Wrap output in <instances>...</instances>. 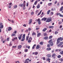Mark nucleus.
Segmentation results:
<instances>
[{
    "label": "nucleus",
    "mask_w": 63,
    "mask_h": 63,
    "mask_svg": "<svg viewBox=\"0 0 63 63\" xmlns=\"http://www.w3.org/2000/svg\"><path fill=\"white\" fill-rule=\"evenodd\" d=\"M63 40V38L61 37H60L58 38L57 40L56 45H58L59 43H60V41H62Z\"/></svg>",
    "instance_id": "obj_1"
},
{
    "label": "nucleus",
    "mask_w": 63,
    "mask_h": 63,
    "mask_svg": "<svg viewBox=\"0 0 63 63\" xmlns=\"http://www.w3.org/2000/svg\"><path fill=\"white\" fill-rule=\"evenodd\" d=\"M52 41V40L50 39L49 40V41L48 42V43H49L50 46H53V42Z\"/></svg>",
    "instance_id": "obj_2"
},
{
    "label": "nucleus",
    "mask_w": 63,
    "mask_h": 63,
    "mask_svg": "<svg viewBox=\"0 0 63 63\" xmlns=\"http://www.w3.org/2000/svg\"><path fill=\"white\" fill-rule=\"evenodd\" d=\"M52 21V19H51V17H50L47 19L46 22H50V21Z\"/></svg>",
    "instance_id": "obj_3"
},
{
    "label": "nucleus",
    "mask_w": 63,
    "mask_h": 63,
    "mask_svg": "<svg viewBox=\"0 0 63 63\" xmlns=\"http://www.w3.org/2000/svg\"><path fill=\"white\" fill-rule=\"evenodd\" d=\"M22 37V38L21 39V41L22 42H23V41H24V40L25 39V34H24Z\"/></svg>",
    "instance_id": "obj_4"
},
{
    "label": "nucleus",
    "mask_w": 63,
    "mask_h": 63,
    "mask_svg": "<svg viewBox=\"0 0 63 63\" xmlns=\"http://www.w3.org/2000/svg\"><path fill=\"white\" fill-rule=\"evenodd\" d=\"M26 6V4H25V3H23L22 4H20L19 5V7H22V6H23L24 7H25V6Z\"/></svg>",
    "instance_id": "obj_5"
},
{
    "label": "nucleus",
    "mask_w": 63,
    "mask_h": 63,
    "mask_svg": "<svg viewBox=\"0 0 63 63\" xmlns=\"http://www.w3.org/2000/svg\"><path fill=\"white\" fill-rule=\"evenodd\" d=\"M22 34H21L19 35L18 36V37L19 40H20L21 39V38H22Z\"/></svg>",
    "instance_id": "obj_6"
},
{
    "label": "nucleus",
    "mask_w": 63,
    "mask_h": 63,
    "mask_svg": "<svg viewBox=\"0 0 63 63\" xmlns=\"http://www.w3.org/2000/svg\"><path fill=\"white\" fill-rule=\"evenodd\" d=\"M4 27V26L3 25L2 23H0V28L1 29H2Z\"/></svg>",
    "instance_id": "obj_7"
},
{
    "label": "nucleus",
    "mask_w": 63,
    "mask_h": 63,
    "mask_svg": "<svg viewBox=\"0 0 63 63\" xmlns=\"http://www.w3.org/2000/svg\"><path fill=\"white\" fill-rule=\"evenodd\" d=\"M56 15H57V16H58V15H59L61 17H63V15H62L60 13H56Z\"/></svg>",
    "instance_id": "obj_8"
},
{
    "label": "nucleus",
    "mask_w": 63,
    "mask_h": 63,
    "mask_svg": "<svg viewBox=\"0 0 63 63\" xmlns=\"http://www.w3.org/2000/svg\"><path fill=\"white\" fill-rule=\"evenodd\" d=\"M63 44V42H61L60 43V44H58V46L57 47H60V46H61L62 45V44Z\"/></svg>",
    "instance_id": "obj_9"
},
{
    "label": "nucleus",
    "mask_w": 63,
    "mask_h": 63,
    "mask_svg": "<svg viewBox=\"0 0 63 63\" xmlns=\"http://www.w3.org/2000/svg\"><path fill=\"white\" fill-rule=\"evenodd\" d=\"M32 37H30L28 41V42L29 43H31V41H32Z\"/></svg>",
    "instance_id": "obj_10"
},
{
    "label": "nucleus",
    "mask_w": 63,
    "mask_h": 63,
    "mask_svg": "<svg viewBox=\"0 0 63 63\" xmlns=\"http://www.w3.org/2000/svg\"><path fill=\"white\" fill-rule=\"evenodd\" d=\"M40 18H38L37 19V21L38 22V24H41V22L40 21Z\"/></svg>",
    "instance_id": "obj_11"
},
{
    "label": "nucleus",
    "mask_w": 63,
    "mask_h": 63,
    "mask_svg": "<svg viewBox=\"0 0 63 63\" xmlns=\"http://www.w3.org/2000/svg\"><path fill=\"white\" fill-rule=\"evenodd\" d=\"M27 60H29V59L28 58L26 59L25 62H24V63H29V62L27 61Z\"/></svg>",
    "instance_id": "obj_12"
},
{
    "label": "nucleus",
    "mask_w": 63,
    "mask_h": 63,
    "mask_svg": "<svg viewBox=\"0 0 63 63\" xmlns=\"http://www.w3.org/2000/svg\"><path fill=\"white\" fill-rule=\"evenodd\" d=\"M38 54V52H33L32 53L33 55L34 54L35 55H37Z\"/></svg>",
    "instance_id": "obj_13"
},
{
    "label": "nucleus",
    "mask_w": 63,
    "mask_h": 63,
    "mask_svg": "<svg viewBox=\"0 0 63 63\" xmlns=\"http://www.w3.org/2000/svg\"><path fill=\"white\" fill-rule=\"evenodd\" d=\"M32 19H30L29 20V22L28 23L30 25L31 24V23H32Z\"/></svg>",
    "instance_id": "obj_14"
},
{
    "label": "nucleus",
    "mask_w": 63,
    "mask_h": 63,
    "mask_svg": "<svg viewBox=\"0 0 63 63\" xmlns=\"http://www.w3.org/2000/svg\"><path fill=\"white\" fill-rule=\"evenodd\" d=\"M50 59L49 58H47V59H46V61H48L49 63H50Z\"/></svg>",
    "instance_id": "obj_15"
},
{
    "label": "nucleus",
    "mask_w": 63,
    "mask_h": 63,
    "mask_svg": "<svg viewBox=\"0 0 63 63\" xmlns=\"http://www.w3.org/2000/svg\"><path fill=\"white\" fill-rule=\"evenodd\" d=\"M44 39V40H48V36H46L45 37H44L43 38Z\"/></svg>",
    "instance_id": "obj_16"
},
{
    "label": "nucleus",
    "mask_w": 63,
    "mask_h": 63,
    "mask_svg": "<svg viewBox=\"0 0 63 63\" xmlns=\"http://www.w3.org/2000/svg\"><path fill=\"white\" fill-rule=\"evenodd\" d=\"M12 30V27H8V30L9 31H11Z\"/></svg>",
    "instance_id": "obj_17"
},
{
    "label": "nucleus",
    "mask_w": 63,
    "mask_h": 63,
    "mask_svg": "<svg viewBox=\"0 0 63 63\" xmlns=\"http://www.w3.org/2000/svg\"><path fill=\"white\" fill-rule=\"evenodd\" d=\"M40 48V45H37L36 48V49H39V48Z\"/></svg>",
    "instance_id": "obj_18"
},
{
    "label": "nucleus",
    "mask_w": 63,
    "mask_h": 63,
    "mask_svg": "<svg viewBox=\"0 0 63 63\" xmlns=\"http://www.w3.org/2000/svg\"><path fill=\"white\" fill-rule=\"evenodd\" d=\"M22 47V46L21 45H19L18 46V49H20V48H21Z\"/></svg>",
    "instance_id": "obj_19"
},
{
    "label": "nucleus",
    "mask_w": 63,
    "mask_h": 63,
    "mask_svg": "<svg viewBox=\"0 0 63 63\" xmlns=\"http://www.w3.org/2000/svg\"><path fill=\"white\" fill-rule=\"evenodd\" d=\"M42 20H44V21H46L47 20V18L44 17L42 19Z\"/></svg>",
    "instance_id": "obj_20"
},
{
    "label": "nucleus",
    "mask_w": 63,
    "mask_h": 63,
    "mask_svg": "<svg viewBox=\"0 0 63 63\" xmlns=\"http://www.w3.org/2000/svg\"><path fill=\"white\" fill-rule=\"evenodd\" d=\"M46 49L48 51H49V50H50L51 49V48L50 47H49L48 48H47Z\"/></svg>",
    "instance_id": "obj_21"
},
{
    "label": "nucleus",
    "mask_w": 63,
    "mask_h": 63,
    "mask_svg": "<svg viewBox=\"0 0 63 63\" xmlns=\"http://www.w3.org/2000/svg\"><path fill=\"white\" fill-rule=\"evenodd\" d=\"M56 56V54L54 53H53L52 55V57H55V56Z\"/></svg>",
    "instance_id": "obj_22"
},
{
    "label": "nucleus",
    "mask_w": 63,
    "mask_h": 63,
    "mask_svg": "<svg viewBox=\"0 0 63 63\" xmlns=\"http://www.w3.org/2000/svg\"><path fill=\"white\" fill-rule=\"evenodd\" d=\"M47 30V28H44V29L42 31H43V32H45Z\"/></svg>",
    "instance_id": "obj_23"
},
{
    "label": "nucleus",
    "mask_w": 63,
    "mask_h": 63,
    "mask_svg": "<svg viewBox=\"0 0 63 63\" xmlns=\"http://www.w3.org/2000/svg\"><path fill=\"white\" fill-rule=\"evenodd\" d=\"M24 51L25 52H27L28 51V49H25L24 50Z\"/></svg>",
    "instance_id": "obj_24"
},
{
    "label": "nucleus",
    "mask_w": 63,
    "mask_h": 63,
    "mask_svg": "<svg viewBox=\"0 0 63 63\" xmlns=\"http://www.w3.org/2000/svg\"><path fill=\"white\" fill-rule=\"evenodd\" d=\"M41 33H38L37 35V37H40V36H41Z\"/></svg>",
    "instance_id": "obj_25"
},
{
    "label": "nucleus",
    "mask_w": 63,
    "mask_h": 63,
    "mask_svg": "<svg viewBox=\"0 0 63 63\" xmlns=\"http://www.w3.org/2000/svg\"><path fill=\"white\" fill-rule=\"evenodd\" d=\"M36 44L34 45L32 47V49H34L35 48V47H36Z\"/></svg>",
    "instance_id": "obj_26"
},
{
    "label": "nucleus",
    "mask_w": 63,
    "mask_h": 63,
    "mask_svg": "<svg viewBox=\"0 0 63 63\" xmlns=\"http://www.w3.org/2000/svg\"><path fill=\"white\" fill-rule=\"evenodd\" d=\"M40 7V4H38V5L37 6V9H39Z\"/></svg>",
    "instance_id": "obj_27"
},
{
    "label": "nucleus",
    "mask_w": 63,
    "mask_h": 63,
    "mask_svg": "<svg viewBox=\"0 0 63 63\" xmlns=\"http://www.w3.org/2000/svg\"><path fill=\"white\" fill-rule=\"evenodd\" d=\"M47 57H51V55L50 54H48L47 55Z\"/></svg>",
    "instance_id": "obj_28"
},
{
    "label": "nucleus",
    "mask_w": 63,
    "mask_h": 63,
    "mask_svg": "<svg viewBox=\"0 0 63 63\" xmlns=\"http://www.w3.org/2000/svg\"><path fill=\"white\" fill-rule=\"evenodd\" d=\"M50 10H49L47 12V15H49V13H50Z\"/></svg>",
    "instance_id": "obj_29"
},
{
    "label": "nucleus",
    "mask_w": 63,
    "mask_h": 63,
    "mask_svg": "<svg viewBox=\"0 0 63 63\" xmlns=\"http://www.w3.org/2000/svg\"><path fill=\"white\" fill-rule=\"evenodd\" d=\"M16 36V34H13L11 35V37H13V36L15 37Z\"/></svg>",
    "instance_id": "obj_30"
},
{
    "label": "nucleus",
    "mask_w": 63,
    "mask_h": 63,
    "mask_svg": "<svg viewBox=\"0 0 63 63\" xmlns=\"http://www.w3.org/2000/svg\"><path fill=\"white\" fill-rule=\"evenodd\" d=\"M49 28H53V27H54V26H49Z\"/></svg>",
    "instance_id": "obj_31"
},
{
    "label": "nucleus",
    "mask_w": 63,
    "mask_h": 63,
    "mask_svg": "<svg viewBox=\"0 0 63 63\" xmlns=\"http://www.w3.org/2000/svg\"><path fill=\"white\" fill-rule=\"evenodd\" d=\"M63 6L61 8L60 10V11H63Z\"/></svg>",
    "instance_id": "obj_32"
},
{
    "label": "nucleus",
    "mask_w": 63,
    "mask_h": 63,
    "mask_svg": "<svg viewBox=\"0 0 63 63\" xmlns=\"http://www.w3.org/2000/svg\"><path fill=\"white\" fill-rule=\"evenodd\" d=\"M42 10H41L40 12V13H39L38 14H37V16H39L41 14V13H42Z\"/></svg>",
    "instance_id": "obj_33"
},
{
    "label": "nucleus",
    "mask_w": 63,
    "mask_h": 63,
    "mask_svg": "<svg viewBox=\"0 0 63 63\" xmlns=\"http://www.w3.org/2000/svg\"><path fill=\"white\" fill-rule=\"evenodd\" d=\"M38 2V0H36L35 1V2L34 4L35 5H36L37 4V3Z\"/></svg>",
    "instance_id": "obj_34"
},
{
    "label": "nucleus",
    "mask_w": 63,
    "mask_h": 63,
    "mask_svg": "<svg viewBox=\"0 0 63 63\" xmlns=\"http://www.w3.org/2000/svg\"><path fill=\"white\" fill-rule=\"evenodd\" d=\"M59 60L60 61H63V59L62 58H61L59 59Z\"/></svg>",
    "instance_id": "obj_35"
},
{
    "label": "nucleus",
    "mask_w": 63,
    "mask_h": 63,
    "mask_svg": "<svg viewBox=\"0 0 63 63\" xmlns=\"http://www.w3.org/2000/svg\"><path fill=\"white\" fill-rule=\"evenodd\" d=\"M61 54H63V51H62L60 52Z\"/></svg>",
    "instance_id": "obj_36"
},
{
    "label": "nucleus",
    "mask_w": 63,
    "mask_h": 63,
    "mask_svg": "<svg viewBox=\"0 0 63 63\" xmlns=\"http://www.w3.org/2000/svg\"><path fill=\"white\" fill-rule=\"evenodd\" d=\"M50 44H49H49H48L47 45V47H50Z\"/></svg>",
    "instance_id": "obj_37"
},
{
    "label": "nucleus",
    "mask_w": 63,
    "mask_h": 63,
    "mask_svg": "<svg viewBox=\"0 0 63 63\" xmlns=\"http://www.w3.org/2000/svg\"><path fill=\"white\" fill-rule=\"evenodd\" d=\"M51 10L52 11H55V8H54V9L51 8Z\"/></svg>",
    "instance_id": "obj_38"
},
{
    "label": "nucleus",
    "mask_w": 63,
    "mask_h": 63,
    "mask_svg": "<svg viewBox=\"0 0 63 63\" xmlns=\"http://www.w3.org/2000/svg\"><path fill=\"white\" fill-rule=\"evenodd\" d=\"M48 6H50L51 5H52V3H48Z\"/></svg>",
    "instance_id": "obj_39"
},
{
    "label": "nucleus",
    "mask_w": 63,
    "mask_h": 63,
    "mask_svg": "<svg viewBox=\"0 0 63 63\" xmlns=\"http://www.w3.org/2000/svg\"><path fill=\"white\" fill-rule=\"evenodd\" d=\"M36 35V33L35 32H33L32 33V35L33 36L34 35Z\"/></svg>",
    "instance_id": "obj_40"
},
{
    "label": "nucleus",
    "mask_w": 63,
    "mask_h": 63,
    "mask_svg": "<svg viewBox=\"0 0 63 63\" xmlns=\"http://www.w3.org/2000/svg\"><path fill=\"white\" fill-rule=\"evenodd\" d=\"M61 55H59L58 56L57 58H61Z\"/></svg>",
    "instance_id": "obj_41"
},
{
    "label": "nucleus",
    "mask_w": 63,
    "mask_h": 63,
    "mask_svg": "<svg viewBox=\"0 0 63 63\" xmlns=\"http://www.w3.org/2000/svg\"><path fill=\"white\" fill-rule=\"evenodd\" d=\"M43 35L44 36H47V34L46 33H44Z\"/></svg>",
    "instance_id": "obj_42"
},
{
    "label": "nucleus",
    "mask_w": 63,
    "mask_h": 63,
    "mask_svg": "<svg viewBox=\"0 0 63 63\" xmlns=\"http://www.w3.org/2000/svg\"><path fill=\"white\" fill-rule=\"evenodd\" d=\"M28 38H29V36H27L26 37V41H28Z\"/></svg>",
    "instance_id": "obj_43"
},
{
    "label": "nucleus",
    "mask_w": 63,
    "mask_h": 63,
    "mask_svg": "<svg viewBox=\"0 0 63 63\" xmlns=\"http://www.w3.org/2000/svg\"><path fill=\"white\" fill-rule=\"evenodd\" d=\"M58 32H57V31H55V35L57 34H58Z\"/></svg>",
    "instance_id": "obj_44"
},
{
    "label": "nucleus",
    "mask_w": 63,
    "mask_h": 63,
    "mask_svg": "<svg viewBox=\"0 0 63 63\" xmlns=\"http://www.w3.org/2000/svg\"><path fill=\"white\" fill-rule=\"evenodd\" d=\"M17 5H15L14 6V8H17Z\"/></svg>",
    "instance_id": "obj_45"
},
{
    "label": "nucleus",
    "mask_w": 63,
    "mask_h": 63,
    "mask_svg": "<svg viewBox=\"0 0 63 63\" xmlns=\"http://www.w3.org/2000/svg\"><path fill=\"white\" fill-rule=\"evenodd\" d=\"M62 23V22H61V21H60L59 22L58 24L59 25H60V24H61Z\"/></svg>",
    "instance_id": "obj_46"
},
{
    "label": "nucleus",
    "mask_w": 63,
    "mask_h": 63,
    "mask_svg": "<svg viewBox=\"0 0 63 63\" xmlns=\"http://www.w3.org/2000/svg\"><path fill=\"white\" fill-rule=\"evenodd\" d=\"M52 38V36H51L49 37V39H51V38Z\"/></svg>",
    "instance_id": "obj_47"
},
{
    "label": "nucleus",
    "mask_w": 63,
    "mask_h": 63,
    "mask_svg": "<svg viewBox=\"0 0 63 63\" xmlns=\"http://www.w3.org/2000/svg\"><path fill=\"white\" fill-rule=\"evenodd\" d=\"M40 45H43V42H41L40 43Z\"/></svg>",
    "instance_id": "obj_48"
},
{
    "label": "nucleus",
    "mask_w": 63,
    "mask_h": 63,
    "mask_svg": "<svg viewBox=\"0 0 63 63\" xmlns=\"http://www.w3.org/2000/svg\"><path fill=\"white\" fill-rule=\"evenodd\" d=\"M38 13V10H37L35 14H37Z\"/></svg>",
    "instance_id": "obj_49"
},
{
    "label": "nucleus",
    "mask_w": 63,
    "mask_h": 63,
    "mask_svg": "<svg viewBox=\"0 0 63 63\" xmlns=\"http://www.w3.org/2000/svg\"><path fill=\"white\" fill-rule=\"evenodd\" d=\"M42 58L43 60H46V58L45 57H43Z\"/></svg>",
    "instance_id": "obj_50"
},
{
    "label": "nucleus",
    "mask_w": 63,
    "mask_h": 63,
    "mask_svg": "<svg viewBox=\"0 0 63 63\" xmlns=\"http://www.w3.org/2000/svg\"><path fill=\"white\" fill-rule=\"evenodd\" d=\"M53 12H51L50 13V14L51 15H53Z\"/></svg>",
    "instance_id": "obj_51"
},
{
    "label": "nucleus",
    "mask_w": 63,
    "mask_h": 63,
    "mask_svg": "<svg viewBox=\"0 0 63 63\" xmlns=\"http://www.w3.org/2000/svg\"><path fill=\"white\" fill-rule=\"evenodd\" d=\"M28 30L29 31H30L31 30V28H29L28 29Z\"/></svg>",
    "instance_id": "obj_52"
},
{
    "label": "nucleus",
    "mask_w": 63,
    "mask_h": 63,
    "mask_svg": "<svg viewBox=\"0 0 63 63\" xmlns=\"http://www.w3.org/2000/svg\"><path fill=\"white\" fill-rule=\"evenodd\" d=\"M17 32L16 31H15L14 32H13V33H14V34H16Z\"/></svg>",
    "instance_id": "obj_53"
},
{
    "label": "nucleus",
    "mask_w": 63,
    "mask_h": 63,
    "mask_svg": "<svg viewBox=\"0 0 63 63\" xmlns=\"http://www.w3.org/2000/svg\"><path fill=\"white\" fill-rule=\"evenodd\" d=\"M13 48H15V47H16V46H13L12 47Z\"/></svg>",
    "instance_id": "obj_54"
},
{
    "label": "nucleus",
    "mask_w": 63,
    "mask_h": 63,
    "mask_svg": "<svg viewBox=\"0 0 63 63\" xmlns=\"http://www.w3.org/2000/svg\"><path fill=\"white\" fill-rule=\"evenodd\" d=\"M14 40H17V37H15L14 38Z\"/></svg>",
    "instance_id": "obj_55"
},
{
    "label": "nucleus",
    "mask_w": 63,
    "mask_h": 63,
    "mask_svg": "<svg viewBox=\"0 0 63 63\" xmlns=\"http://www.w3.org/2000/svg\"><path fill=\"white\" fill-rule=\"evenodd\" d=\"M9 39H10V38L8 37L7 38V41H9Z\"/></svg>",
    "instance_id": "obj_56"
},
{
    "label": "nucleus",
    "mask_w": 63,
    "mask_h": 63,
    "mask_svg": "<svg viewBox=\"0 0 63 63\" xmlns=\"http://www.w3.org/2000/svg\"><path fill=\"white\" fill-rule=\"evenodd\" d=\"M28 32V30H27L25 31V32L26 33H27Z\"/></svg>",
    "instance_id": "obj_57"
},
{
    "label": "nucleus",
    "mask_w": 63,
    "mask_h": 63,
    "mask_svg": "<svg viewBox=\"0 0 63 63\" xmlns=\"http://www.w3.org/2000/svg\"><path fill=\"white\" fill-rule=\"evenodd\" d=\"M9 45V46H12V44L11 43H10Z\"/></svg>",
    "instance_id": "obj_58"
},
{
    "label": "nucleus",
    "mask_w": 63,
    "mask_h": 63,
    "mask_svg": "<svg viewBox=\"0 0 63 63\" xmlns=\"http://www.w3.org/2000/svg\"><path fill=\"white\" fill-rule=\"evenodd\" d=\"M31 14L32 15H34V12H32L31 13Z\"/></svg>",
    "instance_id": "obj_59"
},
{
    "label": "nucleus",
    "mask_w": 63,
    "mask_h": 63,
    "mask_svg": "<svg viewBox=\"0 0 63 63\" xmlns=\"http://www.w3.org/2000/svg\"><path fill=\"white\" fill-rule=\"evenodd\" d=\"M57 5L58 6H59V5H60V4H59V2L58 3Z\"/></svg>",
    "instance_id": "obj_60"
},
{
    "label": "nucleus",
    "mask_w": 63,
    "mask_h": 63,
    "mask_svg": "<svg viewBox=\"0 0 63 63\" xmlns=\"http://www.w3.org/2000/svg\"><path fill=\"white\" fill-rule=\"evenodd\" d=\"M12 2H10V3H9V6H11V5H12Z\"/></svg>",
    "instance_id": "obj_61"
},
{
    "label": "nucleus",
    "mask_w": 63,
    "mask_h": 63,
    "mask_svg": "<svg viewBox=\"0 0 63 63\" xmlns=\"http://www.w3.org/2000/svg\"><path fill=\"white\" fill-rule=\"evenodd\" d=\"M23 26H24V27H26V25L25 24H24L23 25Z\"/></svg>",
    "instance_id": "obj_62"
},
{
    "label": "nucleus",
    "mask_w": 63,
    "mask_h": 63,
    "mask_svg": "<svg viewBox=\"0 0 63 63\" xmlns=\"http://www.w3.org/2000/svg\"><path fill=\"white\" fill-rule=\"evenodd\" d=\"M19 62V61H16V62H15V63H18Z\"/></svg>",
    "instance_id": "obj_63"
},
{
    "label": "nucleus",
    "mask_w": 63,
    "mask_h": 63,
    "mask_svg": "<svg viewBox=\"0 0 63 63\" xmlns=\"http://www.w3.org/2000/svg\"><path fill=\"white\" fill-rule=\"evenodd\" d=\"M26 9V7H23V10H25Z\"/></svg>",
    "instance_id": "obj_64"
}]
</instances>
